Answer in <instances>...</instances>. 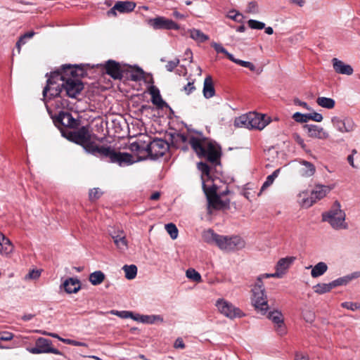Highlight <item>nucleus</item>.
<instances>
[{
    "instance_id": "obj_32",
    "label": "nucleus",
    "mask_w": 360,
    "mask_h": 360,
    "mask_svg": "<svg viewBox=\"0 0 360 360\" xmlns=\"http://www.w3.org/2000/svg\"><path fill=\"white\" fill-rule=\"evenodd\" d=\"M297 201L299 204L305 208H308L313 205L314 203V200L312 198V195L310 197L308 196V193L306 191L300 192L297 196Z\"/></svg>"
},
{
    "instance_id": "obj_9",
    "label": "nucleus",
    "mask_w": 360,
    "mask_h": 360,
    "mask_svg": "<svg viewBox=\"0 0 360 360\" xmlns=\"http://www.w3.org/2000/svg\"><path fill=\"white\" fill-rule=\"evenodd\" d=\"M331 123L336 130L342 134L351 133L356 129V124L354 121L348 117H333L331 118Z\"/></svg>"
},
{
    "instance_id": "obj_24",
    "label": "nucleus",
    "mask_w": 360,
    "mask_h": 360,
    "mask_svg": "<svg viewBox=\"0 0 360 360\" xmlns=\"http://www.w3.org/2000/svg\"><path fill=\"white\" fill-rule=\"evenodd\" d=\"M14 246L11 241L0 232V254L4 256H8L13 252Z\"/></svg>"
},
{
    "instance_id": "obj_3",
    "label": "nucleus",
    "mask_w": 360,
    "mask_h": 360,
    "mask_svg": "<svg viewBox=\"0 0 360 360\" xmlns=\"http://www.w3.org/2000/svg\"><path fill=\"white\" fill-rule=\"evenodd\" d=\"M193 150L200 158H205L210 162H217L221 156V148L205 138L202 134L191 136L188 140Z\"/></svg>"
},
{
    "instance_id": "obj_57",
    "label": "nucleus",
    "mask_w": 360,
    "mask_h": 360,
    "mask_svg": "<svg viewBox=\"0 0 360 360\" xmlns=\"http://www.w3.org/2000/svg\"><path fill=\"white\" fill-rule=\"evenodd\" d=\"M195 89V87L194 86V83L193 82H189L186 86H184L183 90L187 95H189Z\"/></svg>"
},
{
    "instance_id": "obj_16",
    "label": "nucleus",
    "mask_w": 360,
    "mask_h": 360,
    "mask_svg": "<svg viewBox=\"0 0 360 360\" xmlns=\"http://www.w3.org/2000/svg\"><path fill=\"white\" fill-rule=\"evenodd\" d=\"M304 128L310 138L326 140L330 136L329 133L326 130L318 125L306 124Z\"/></svg>"
},
{
    "instance_id": "obj_35",
    "label": "nucleus",
    "mask_w": 360,
    "mask_h": 360,
    "mask_svg": "<svg viewBox=\"0 0 360 360\" xmlns=\"http://www.w3.org/2000/svg\"><path fill=\"white\" fill-rule=\"evenodd\" d=\"M105 279V274L101 271H96L89 275V281L94 285L101 284Z\"/></svg>"
},
{
    "instance_id": "obj_48",
    "label": "nucleus",
    "mask_w": 360,
    "mask_h": 360,
    "mask_svg": "<svg viewBox=\"0 0 360 360\" xmlns=\"http://www.w3.org/2000/svg\"><path fill=\"white\" fill-rule=\"evenodd\" d=\"M263 280H264V278L261 275L257 276L255 283L252 289V291H259V290L265 291V288L264 287V283H263Z\"/></svg>"
},
{
    "instance_id": "obj_20",
    "label": "nucleus",
    "mask_w": 360,
    "mask_h": 360,
    "mask_svg": "<svg viewBox=\"0 0 360 360\" xmlns=\"http://www.w3.org/2000/svg\"><path fill=\"white\" fill-rule=\"evenodd\" d=\"M333 188V186L316 185L311 192L314 202L316 200L323 198Z\"/></svg>"
},
{
    "instance_id": "obj_61",
    "label": "nucleus",
    "mask_w": 360,
    "mask_h": 360,
    "mask_svg": "<svg viewBox=\"0 0 360 360\" xmlns=\"http://www.w3.org/2000/svg\"><path fill=\"white\" fill-rule=\"evenodd\" d=\"M357 152H356V150L355 149H353L352 150V154H350L349 155H348L347 157V161L349 162V164L353 167V168H356L357 167L354 165V154H356Z\"/></svg>"
},
{
    "instance_id": "obj_14",
    "label": "nucleus",
    "mask_w": 360,
    "mask_h": 360,
    "mask_svg": "<svg viewBox=\"0 0 360 360\" xmlns=\"http://www.w3.org/2000/svg\"><path fill=\"white\" fill-rule=\"evenodd\" d=\"M91 137L92 134H91L88 126L82 127L77 131L70 134V139L82 146L89 141L91 140Z\"/></svg>"
},
{
    "instance_id": "obj_1",
    "label": "nucleus",
    "mask_w": 360,
    "mask_h": 360,
    "mask_svg": "<svg viewBox=\"0 0 360 360\" xmlns=\"http://www.w3.org/2000/svg\"><path fill=\"white\" fill-rule=\"evenodd\" d=\"M83 88V84L76 72V66L65 65L60 70L50 73L46 86L43 90V96L46 97L49 92L50 97H56L64 89L67 96L75 98Z\"/></svg>"
},
{
    "instance_id": "obj_38",
    "label": "nucleus",
    "mask_w": 360,
    "mask_h": 360,
    "mask_svg": "<svg viewBox=\"0 0 360 360\" xmlns=\"http://www.w3.org/2000/svg\"><path fill=\"white\" fill-rule=\"evenodd\" d=\"M281 172V169H276L271 174L269 175L266 181L264 182L261 191H264L266 188L269 187L274 181L275 179L278 177L279 173Z\"/></svg>"
},
{
    "instance_id": "obj_7",
    "label": "nucleus",
    "mask_w": 360,
    "mask_h": 360,
    "mask_svg": "<svg viewBox=\"0 0 360 360\" xmlns=\"http://www.w3.org/2000/svg\"><path fill=\"white\" fill-rule=\"evenodd\" d=\"M215 306L220 314L229 319H233L245 316L239 308L224 299H218L216 301Z\"/></svg>"
},
{
    "instance_id": "obj_25",
    "label": "nucleus",
    "mask_w": 360,
    "mask_h": 360,
    "mask_svg": "<svg viewBox=\"0 0 360 360\" xmlns=\"http://www.w3.org/2000/svg\"><path fill=\"white\" fill-rule=\"evenodd\" d=\"M63 287L67 293H76L81 288L80 282L78 279L69 278L63 283Z\"/></svg>"
},
{
    "instance_id": "obj_5",
    "label": "nucleus",
    "mask_w": 360,
    "mask_h": 360,
    "mask_svg": "<svg viewBox=\"0 0 360 360\" xmlns=\"http://www.w3.org/2000/svg\"><path fill=\"white\" fill-rule=\"evenodd\" d=\"M345 213L341 210L339 202L335 201L330 210L322 214L323 220L328 221L335 229H346Z\"/></svg>"
},
{
    "instance_id": "obj_2",
    "label": "nucleus",
    "mask_w": 360,
    "mask_h": 360,
    "mask_svg": "<svg viewBox=\"0 0 360 360\" xmlns=\"http://www.w3.org/2000/svg\"><path fill=\"white\" fill-rule=\"evenodd\" d=\"M203 240L210 245H217L224 252H233L245 248V240L238 236L219 235L212 229H207L202 232Z\"/></svg>"
},
{
    "instance_id": "obj_50",
    "label": "nucleus",
    "mask_w": 360,
    "mask_h": 360,
    "mask_svg": "<svg viewBox=\"0 0 360 360\" xmlns=\"http://www.w3.org/2000/svg\"><path fill=\"white\" fill-rule=\"evenodd\" d=\"M247 13L257 14L259 13V6L256 1H251L247 6Z\"/></svg>"
},
{
    "instance_id": "obj_17",
    "label": "nucleus",
    "mask_w": 360,
    "mask_h": 360,
    "mask_svg": "<svg viewBox=\"0 0 360 360\" xmlns=\"http://www.w3.org/2000/svg\"><path fill=\"white\" fill-rule=\"evenodd\" d=\"M268 318L274 323L275 329L278 335H283L285 333L284 319L280 311L275 310L269 312Z\"/></svg>"
},
{
    "instance_id": "obj_6",
    "label": "nucleus",
    "mask_w": 360,
    "mask_h": 360,
    "mask_svg": "<svg viewBox=\"0 0 360 360\" xmlns=\"http://www.w3.org/2000/svg\"><path fill=\"white\" fill-rule=\"evenodd\" d=\"M203 191L208 202V212L212 213V210H221L229 205V200H222L217 194V187L214 185L207 186L203 183Z\"/></svg>"
},
{
    "instance_id": "obj_59",
    "label": "nucleus",
    "mask_w": 360,
    "mask_h": 360,
    "mask_svg": "<svg viewBox=\"0 0 360 360\" xmlns=\"http://www.w3.org/2000/svg\"><path fill=\"white\" fill-rule=\"evenodd\" d=\"M130 149L132 151H136V152H141L142 150H146V148L143 146H140L139 143H132L130 146Z\"/></svg>"
},
{
    "instance_id": "obj_36",
    "label": "nucleus",
    "mask_w": 360,
    "mask_h": 360,
    "mask_svg": "<svg viewBox=\"0 0 360 360\" xmlns=\"http://www.w3.org/2000/svg\"><path fill=\"white\" fill-rule=\"evenodd\" d=\"M234 126L236 127H243L249 129L248 113L236 117L234 120Z\"/></svg>"
},
{
    "instance_id": "obj_56",
    "label": "nucleus",
    "mask_w": 360,
    "mask_h": 360,
    "mask_svg": "<svg viewBox=\"0 0 360 360\" xmlns=\"http://www.w3.org/2000/svg\"><path fill=\"white\" fill-rule=\"evenodd\" d=\"M101 195V192L98 188H93L89 191V198L91 200L98 199Z\"/></svg>"
},
{
    "instance_id": "obj_51",
    "label": "nucleus",
    "mask_w": 360,
    "mask_h": 360,
    "mask_svg": "<svg viewBox=\"0 0 360 360\" xmlns=\"http://www.w3.org/2000/svg\"><path fill=\"white\" fill-rule=\"evenodd\" d=\"M341 306L351 311L360 309V304L356 302H345L341 304Z\"/></svg>"
},
{
    "instance_id": "obj_64",
    "label": "nucleus",
    "mask_w": 360,
    "mask_h": 360,
    "mask_svg": "<svg viewBox=\"0 0 360 360\" xmlns=\"http://www.w3.org/2000/svg\"><path fill=\"white\" fill-rule=\"evenodd\" d=\"M143 72L141 70H139L135 74L131 75V78L134 81H138L143 77Z\"/></svg>"
},
{
    "instance_id": "obj_42",
    "label": "nucleus",
    "mask_w": 360,
    "mask_h": 360,
    "mask_svg": "<svg viewBox=\"0 0 360 360\" xmlns=\"http://www.w3.org/2000/svg\"><path fill=\"white\" fill-rule=\"evenodd\" d=\"M112 314L116 315L122 319H131L134 320V318H136V314H134L131 311H116V310H112L110 312Z\"/></svg>"
},
{
    "instance_id": "obj_46",
    "label": "nucleus",
    "mask_w": 360,
    "mask_h": 360,
    "mask_svg": "<svg viewBox=\"0 0 360 360\" xmlns=\"http://www.w3.org/2000/svg\"><path fill=\"white\" fill-rule=\"evenodd\" d=\"M292 118L297 122L303 123L307 122L309 120V113L302 114L300 112H295L292 115Z\"/></svg>"
},
{
    "instance_id": "obj_63",
    "label": "nucleus",
    "mask_w": 360,
    "mask_h": 360,
    "mask_svg": "<svg viewBox=\"0 0 360 360\" xmlns=\"http://www.w3.org/2000/svg\"><path fill=\"white\" fill-rule=\"evenodd\" d=\"M174 347L176 349H184L185 345L181 338H177L174 342Z\"/></svg>"
},
{
    "instance_id": "obj_49",
    "label": "nucleus",
    "mask_w": 360,
    "mask_h": 360,
    "mask_svg": "<svg viewBox=\"0 0 360 360\" xmlns=\"http://www.w3.org/2000/svg\"><path fill=\"white\" fill-rule=\"evenodd\" d=\"M211 46L214 49V50L217 53H221L225 54L227 58L229 59V56H233L231 53H229L223 46L221 44H218L217 42L212 41L211 43Z\"/></svg>"
},
{
    "instance_id": "obj_31",
    "label": "nucleus",
    "mask_w": 360,
    "mask_h": 360,
    "mask_svg": "<svg viewBox=\"0 0 360 360\" xmlns=\"http://www.w3.org/2000/svg\"><path fill=\"white\" fill-rule=\"evenodd\" d=\"M188 32L190 37L198 43H203L209 39V36L198 29H190L188 30Z\"/></svg>"
},
{
    "instance_id": "obj_23",
    "label": "nucleus",
    "mask_w": 360,
    "mask_h": 360,
    "mask_svg": "<svg viewBox=\"0 0 360 360\" xmlns=\"http://www.w3.org/2000/svg\"><path fill=\"white\" fill-rule=\"evenodd\" d=\"M44 98L46 101V105H49L51 108V106L53 105L55 109L62 110L68 105V101L66 100L58 98V96L56 97H50L49 92L47 93L46 97L44 96Z\"/></svg>"
},
{
    "instance_id": "obj_18",
    "label": "nucleus",
    "mask_w": 360,
    "mask_h": 360,
    "mask_svg": "<svg viewBox=\"0 0 360 360\" xmlns=\"http://www.w3.org/2000/svg\"><path fill=\"white\" fill-rule=\"evenodd\" d=\"M135 6L136 4L132 1H117L108 12V14L115 15L117 11L120 13H128L132 11Z\"/></svg>"
},
{
    "instance_id": "obj_58",
    "label": "nucleus",
    "mask_w": 360,
    "mask_h": 360,
    "mask_svg": "<svg viewBox=\"0 0 360 360\" xmlns=\"http://www.w3.org/2000/svg\"><path fill=\"white\" fill-rule=\"evenodd\" d=\"M241 17V14L238 12H236V11H231L229 12V14L228 15V18L230 19H232L236 22H240L239 18Z\"/></svg>"
},
{
    "instance_id": "obj_30",
    "label": "nucleus",
    "mask_w": 360,
    "mask_h": 360,
    "mask_svg": "<svg viewBox=\"0 0 360 360\" xmlns=\"http://www.w3.org/2000/svg\"><path fill=\"white\" fill-rule=\"evenodd\" d=\"M311 269V276L312 278H318L323 275L328 270L327 264L323 262L317 263L314 266H309L307 269Z\"/></svg>"
},
{
    "instance_id": "obj_27",
    "label": "nucleus",
    "mask_w": 360,
    "mask_h": 360,
    "mask_svg": "<svg viewBox=\"0 0 360 360\" xmlns=\"http://www.w3.org/2000/svg\"><path fill=\"white\" fill-rule=\"evenodd\" d=\"M300 163L301 165V167L299 169V172L301 176L309 177L314 175L316 168L312 163L306 160H300Z\"/></svg>"
},
{
    "instance_id": "obj_39",
    "label": "nucleus",
    "mask_w": 360,
    "mask_h": 360,
    "mask_svg": "<svg viewBox=\"0 0 360 360\" xmlns=\"http://www.w3.org/2000/svg\"><path fill=\"white\" fill-rule=\"evenodd\" d=\"M36 345L40 350H43V353H47L50 345H51V341L44 338H39L36 341Z\"/></svg>"
},
{
    "instance_id": "obj_41",
    "label": "nucleus",
    "mask_w": 360,
    "mask_h": 360,
    "mask_svg": "<svg viewBox=\"0 0 360 360\" xmlns=\"http://www.w3.org/2000/svg\"><path fill=\"white\" fill-rule=\"evenodd\" d=\"M229 60L237 65H239L242 67L249 68L251 71L255 70V66L249 61H245L240 59L236 58L233 55L229 56Z\"/></svg>"
},
{
    "instance_id": "obj_45",
    "label": "nucleus",
    "mask_w": 360,
    "mask_h": 360,
    "mask_svg": "<svg viewBox=\"0 0 360 360\" xmlns=\"http://www.w3.org/2000/svg\"><path fill=\"white\" fill-rule=\"evenodd\" d=\"M198 168L199 169V170H200L202 172V176H201L202 181V184H203V183L205 184V176L207 177L209 176L210 167L206 163L199 162L198 165Z\"/></svg>"
},
{
    "instance_id": "obj_22",
    "label": "nucleus",
    "mask_w": 360,
    "mask_h": 360,
    "mask_svg": "<svg viewBox=\"0 0 360 360\" xmlns=\"http://www.w3.org/2000/svg\"><path fill=\"white\" fill-rule=\"evenodd\" d=\"M106 73L114 79H121L122 72L119 63L114 60H108L105 64Z\"/></svg>"
},
{
    "instance_id": "obj_60",
    "label": "nucleus",
    "mask_w": 360,
    "mask_h": 360,
    "mask_svg": "<svg viewBox=\"0 0 360 360\" xmlns=\"http://www.w3.org/2000/svg\"><path fill=\"white\" fill-rule=\"evenodd\" d=\"M294 139L295 141L302 147V148L305 150L306 144L304 143L303 139L297 134H294Z\"/></svg>"
},
{
    "instance_id": "obj_21",
    "label": "nucleus",
    "mask_w": 360,
    "mask_h": 360,
    "mask_svg": "<svg viewBox=\"0 0 360 360\" xmlns=\"http://www.w3.org/2000/svg\"><path fill=\"white\" fill-rule=\"evenodd\" d=\"M294 260L295 257H287L281 258L278 261L275 266V269L276 272L281 276V278H282L283 275L285 274L287 270L290 268V265L292 264Z\"/></svg>"
},
{
    "instance_id": "obj_8",
    "label": "nucleus",
    "mask_w": 360,
    "mask_h": 360,
    "mask_svg": "<svg viewBox=\"0 0 360 360\" xmlns=\"http://www.w3.org/2000/svg\"><path fill=\"white\" fill-rule=\"evenodd\" d=\"M46 110L56 123L71 129H75L79 124V120L75 119L70 112L60 110L58 115H53L52 109L48 105Z\"/></svg>"
},
{
    "instance_id": "obj_53",
    "label": "nucleus",
    "mask_w": 360,
    "mask_h": 360,
    "mask_svg": "<svg viewBox=\"0 0 360 360\" xmlns=\"http://www.w3.org/2000/svg\"><path fill=\"white\" fill-rule=\"evenodd\" d=\"M41 271L38 269H33L30 271L25 276V279L36 280L39 278Z\"/></svg>"
},
{
    "instance_id": "obj_10",
    "label": "nucleus",
    "mask_w": 360,
    "mask_h": 360,
    "mask_svg": "<svg viewBox=\"0 0 360 360\" xmlns=\"http://www.w3.org/2000/svg\"><path fill=\"white\" fill-rule=\"evenodd\" d=\"M108 233L119 252H124L128 249V241L123 229L112 227L108 229Z\"/></svg>"
},
{
    "instance_id": "obj_11",
    "label": "nucleus",
    "mask_w": 360,
    "mask_h": 360,
    "mask_svg": "<svg viewBox=\"0 0 360 360\" xmlns=\"http://www.w3.org/2000/svg\"><path fill=\"white\" fill-rule=\"evenodd\" d=\"M167 150V143L162 139H154L147 145L146 151L153 158H158L165 155Z\"/></svg>"
},
{
    "instance_id": "obj_55",
    "label": "nucleus",
    "mask_w": 360,
    "mask_h": 360,
    "mask_svg": "<svg viewBox=\"0 0 360 360\" xmlns=\"http://www.w3.org/2000/svg\"><path fill=\"white\" fill-rule=\"evenodd\" d=\"M309 120H313L317 122H321L323 117L321 113L313 112L311 113H309Z\"/></svg>"
},
{
    "instance_id": "obj_33",
    "label": "nucleus",
    "mask_w": 360,
    "mask_h": 360,
    "mask_svg": "<svg viewBox=\"0 0 360 360\" xmlns=\"http://www.w3.org/2000/svg\"><path fill=\"white\" fill-rule=\"evenodd\" d=\"M149 92L152 96V103L158 108H162L165 103L162 100L159 90L155 86H151L149 89Z\"/></svg>"
},
{
    "instance_id": "obj_40",
    "label": "nucleus",
    "mask_w": 360,
    "mask_h": 360,
    "mask_svg": "<svg viewBox=\"0 0 360 360\" xmlns=\"http://www.w3.org/2000/svg\"><path fill=\"white\" fill-rule=\"evenodd\" d=\"M314 290L316 293L321 295L330 292L332 290L330 283H319L314 286Z\"/></svg>"
},
{
    "instance_id": "obj_28",
    "label": "nucleus",
    "mask_w": 360,
    "mask_h": 360,
    "mask_svg": "<svg viewBox=\"0 0 360 360\" xmlns=\"http://www.w3.org/2000/svg\"><path fill=\"white\" fill-rule=\"evenodd\" d=\"M202 92L206 98H210L215 94L212 78L210 75L207 76L204 80Z\"/></svg>"
},
{
    "instance_id": "obj_44",
    "label": "nucleus",
    "mask_w": 360,
    "mask_h": 360,
    "mask_svg": "<svg viewBox=\"0 0 360 360\" xmlns=\"http://www.w3.org/2000/svg\"><path fill=\"white\" fill-rule=\"evenodd\" d=\"M186 277L193 281L200 282L201 276L194 269H188L186 272Z\"/></svg>"
},
{
    "instance_id": "obj_43",
    "label": "nucleus",
    "mask_w": 360,
    "mask_h": 360,
    "mask_svg": "<svg viewBox=\"0 0 360 360\" xmlns=\"http://www.w3.org/2000/svg\"><path fill=\"white\" fill-rule=\"evenodd\" d=\"M165 229L172 239L174 240L177 238L179 231L175 224L172 223L167 224L165 225Z\"/></svg>"
},
{
    "instance_id": "obj_62",
    "label": "nucleus",
    "mask_w": 360,
    "mask_h": 360,
    "mask_svg": "<svg viewBox=\"0 0 360 360\" xmlns=\"http://www.w3.org/2000/svg\"><path fill=\"white\" fill-rule=\"evenodd\" d=\"M25 37L21 36L16 43V48L18 49V53H20L21 46L25 44Z\"/></svg>"
},
{
    "instance_id": "obj_26",
    "label": "nucleus",
    "mask_w": 360,
    "mask_h": 360,
    "mask_svg": "<svg viewBox=\"0 0 360 360\" xmlns=\"http://www.w3.org/2000/svg\"><path fill=\"white\" fill-rule=\"evenodd\" d=\"M360 276V272H354L352 274L347 275L343 277L338 278L332 282H330V285L332 289L340 285H346L351 281L354 278H356Z\"/></svg>"
},
{
    "instance_id": "obj_54",
    "label": "nucleus",
    "mask_w": 360,
    "mask_h": 360,
    "mask_svg": "<svg viewBox=\"0 0 360 360\" xmlns=\"http://www.w3.org/2000/svg\"><path fill=\"white\" fill-rule=\"evenodd\" d=\"M14 337V335L8 331H1L0 332V340L2 341H10Z\"/></svg>"
},
{
    "instance_id": "obj_37",
    "label": "nucleus",
    "mask_w": 360,
    "mask_h": 360,
    "mask_svg": "<svg viewBox=\"0 0 360 360\" xmlns=\"http://www.w3.org/2000/svg\"><path fill=\"white\" fill-rule=\"evenodd\" d=\"M125 274V277L129 280L134 279L137 274V267L136 265H124L122 267Z\"/></svg>"
},
{
    "instance_id": "obj_4",
    "label": "nucleus",
    "mask_w": 360,
    "mask_h": 360,
    "mask_svg": "<svg viewBox=\"0 0 360 360\" xmlns=\"http://www.w3.org/2000/svg\"><path fill=\"white\" fill-rule=\"evenodd\" d=\"M83 148L94 155L108 158L111 162L117 163L120 166L129 165L137 161L131 154L116 152L110 147L99 146L91 140L84 144Z\"/></svg>"
},
{
    "instance_id": "obj_34",
    "label": "nucleus",
    "mask_w": 360,
    "mask_h": 360,
    "mask_svg": "<svg viewBox=\"0 0 360 360\" xmlns=\"http://www.w3.org/2000/svg\"><path fill=\"white\" fill-rule=\"evenodd\" d=\"M317 104L326 109H333L335 107V101L331 98L319 96L316 98Z\"/></svg>"
},
{
    "instance_id": "obj_15",
    "label": "nucleus",
    "mask_w": 360,
    "mask_h": 360,
    "mask_svg": "<svg viewBox=\"0 0 360 360\" xmlns=\"http://www.w3.org/2000/svg\"><path fill=\"white\" fill-rule=\"evenodd\" d=\"M249 116V129H263L269 123V117L264 115L250 112Z\"/></svg>"
},
{
    "instance_id": "obj_52",
    "label": "nucleus",
    "mask_w": 360,
    "mask_h": 360,
    "mask_svg": "<svg viewBox=\"0 0 360 360\" xmlns=\"http://www.w3.org/2000/svg\"><path fill=\"white\" fill-rule=\"evenodd\" d=\"M179 64V59L175 58L172 60L168 61L165 65V68L167 71L172 72L174 70V68L178 66Z\"/></svg>"
},
{
    "instance_id": "obj_19",
    "label": "nucleus",
    "mask_w": 360,
    "mask_h": 360,
    "mask_svg": "<svg viewBox=\"0 0 360 360\" xmlns=\"http://www.w3.org/2000/svg\"><path fill=\"white\" fill-rule=\"evenodd\" d=\"M333 67L335 72L341 75H351L354 70L351 65L345 64L343 61L334 58L332 60Z\"/></svg>"
},
{
    "instance_id": "obj_12",
    "label": "nucleus",
    "mask_w": 360,
    "mask_h": 360,
    "mask_svg": "<svg viewBox=\"0 0 360 360\" xmlns=\"http://www.w3.org/2000/svg\"><path fill=\"white\" fill-rule=\"evenodd\" d=\"M148 24L155 30H179L180 26L174 21L165 17H157L148 20Z\"/></svg>"
},
{
    "instance_id": "obj_29",
    "label": "nucleus",
    "mask_w": 360,
    "mask_h": 360,
    "mask_svg": "<svg viewBox=\"0 0 360 360\" xmlns=\"http://www.w3.org/2000/svg\"><path fill=\"white\" fill-rule=\"evenodd\" d=\"M135 321H139L143 323L153 324L157 322H163V319L160 315H140L136 314Z\"/></svg>"
},
{
    "instance_id": "obj_47",
    "label": "nucleus",
    "mask_w": 360,
    "mask_h": 360,
    "mask_svg": "<svg viewBox=\"0 0 360 360\" xmlns=\"http://www.w3.org/2000/svg\"><path fill=\"white\" fill-rule=\"evenodd\" d=\"M248 25L251 29L262 30L265 27V24L256 20H249Z\"/></svg>"
},
{
    "instance_id": "obj_13",
    "label": "nucleus",
    "mask_w": 360,
    "mask_h": 360,
    "mask_svg": "<svg viewBox=\"0 0 360 360\" xmlns=\"http://www.w3.org/2000/svg\"><path fill=\"white\" fill-rule=\"evenodd\" d=\"M252 302L257 311H260L262 314L266 313L269 309L267 296L265 291H252Z\"/></svg>"
}]
</instances>
